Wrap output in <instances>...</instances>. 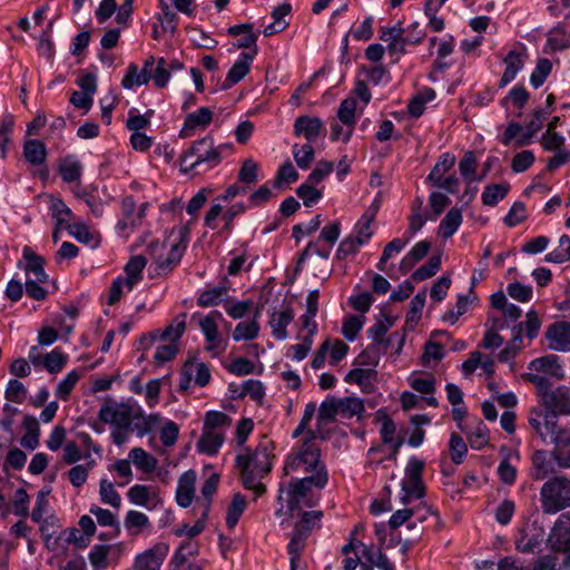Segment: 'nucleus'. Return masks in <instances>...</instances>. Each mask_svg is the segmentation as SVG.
<instances>
[{
	"label": "nucleus",
	"instance_id": "obj_1",
	"mask_svg": "<svg viewBox=\"0 0 570 570\" xmlns=\"http://www.w3.org/2000/svg\"><path fill=\"white\" fill-rule=\"evenodd\" d=\"M522 379L532 383L537 390L538 406L529 411L528 423L533 430V424L540 417H551L557 420L558 416H570V387L558 385L552 387L547 376L541 374L523 373Z\"/></svg>",
	"mask_w": 570,
	"mask_h": 570
},
{
	"label": "nucleus",
	"instance_id": "obj_2",
	"mask_svg": "<svg viewBox=\"0 0 570 570\" xmlns=\"http://www.w3.org/2000/svg\"><path fill=\"white\" fill-rule=\"evenodd\" d=\"M303 475L294 476L285 489L283 487L279 489L278 500H286L291 513L299 511L303 503L312 507L314 503L307 498L308 494L313 489H324L328 482V472L325 465Z\"/></svg>",
	"mask_w": 570,
	"mask_h": 570
},
{
	"label": "nucleus",
	"instance_id": "obj_3",
	"mask_svg": "<svg viewBox=\"0 0 570 570\" xmlns=\"http://www.w3.org/2000/svg\"><path fill=\"white\" fill-rule=\"evenodd\" d=\"M533 432L541 441L549 442L553 445L551 456L558 468L570 470V424L561 425L553 417L538 416L533 424Z\"/></svg>",
	"mask_w": 570,
	"mask_h": 570
},
{
	"label": "nucleus",
	"instance_id": "obj_4",
	"mask_svg": "<svg viewBox=\"0 0 570 570\" xmlns=\"http://www.w3.org/2000/svg\"><path fill=\"white\" fill-rule=\"evenodd\" d=\"M230 145L216 146L213 138L204 137L191 144L180 157V170L183 173H205L216 167L222 161V154L230 149Z\"/></svg>",
	"mask_w": 570,
	"mask_h": 570
},
{
	"label": "nucleus",
	"instance_id": "obj_5",
	"mask_svg": "<svg viewBox=\"0 0 570 570\" xmlns=\"http://www.w3.org/2000/svg\"><path fill=\"white\" fill-rule=\"evenodd\" d=\"M324 465L321 461V449L315 443V433L309 431L302 444L287 455L283 470L286 475L298 476Z\"/></svg>",
	"mask_w": 570,
	"mask_h": 570
},
{
	"label": "nucleus",
	"instance_id": "obj_6",
	"mask_svg": "<svg viewBox=\"0 0 570 570\" xmlns=\"http://www.w3.org/2000/svg\"><path fill=\"white\" fill-rule=\"evenodd\" d=\"M540 503L546 514H556L570 508V478L554 475L547 480L540 489Z\"/></svg>",
	"mask_w": 570,
	"mask_h": 570
},
{
	"label": "nucleus",
	"instance_id": "obj_7",
	"mask_svg": "<svg viewBox=\"0 0 570 570\" xmlns=\"http://www.w3.org/2000/svg\"><path fill=\"white\" fill-rule=\"evenodd\" d=\"M236 458L239 469H247L258 474H267L272 469V443L268 441L259 443L254 451L245 450Z\"/></svg>",
	"mask_w": 570,
	"mask_h": 570
},
{
	"label": "nucleus",
	"instance_id": "obj_8",
	"mask_svg": "<svg viewBox=\"0 0 570 570\" xmlns=\"http://www.w3.org/2000/svg\"><path fill=\"white\" fill-rule=\"evenodd\" d=\"M186 246L180 243L171 244L166 252L165 243L154 240L148 245V253L151 256L158 274H166L171 271L181 259Z\"/></svg>",
	"mask_w": 570,
	"mask_h": 570
},
{
	"label": "nucleus",
	"instance_id": "obj_9",
	"mask_svg": "<svg viewBox=\"0 0 570 570\" xmlns=\"http://www.w3.org/2000/svg\"><path fill=\"white\" fill-rule=\"evenodd\" d=\"M548 543L556 552L570 551V512L560 514L556 520L549 533Z\"/></svg>",
	"mask_w": 570,
	"mask_h": 570
},
{
	"label": "nucleus",
	"instance_id": "obj_10",
	"mask_svg": "<svg viewBox=\"0 0 570 570\" xmlns=\"http://www.w3.org/2000/svg\"><path fill=\"white\" fill-rule=\"evenodd\" d=\"M394 325V318L387 315H383L372 327L368 328V337L373 340L372 344L382 346L383 352L386 351L387 345L393 343L395 340L399 342L397 352L401 350L404 342V335L396 333L392 334L389 338H384L389 330Z\"/></svg>",
	"mask_w": 570,
	"mask_h": 570
},
{
	"label": "nucleus",
	"instance_id": "obj_11",
	"mask_svg": "<svg viewBox=\"0 0 570 570\" xmlns=\"http://www.w3.org/2000/svg\"><path fill=\"white\" fill-rule=\"evenodd\" d=\"M217 318H223L222 313L213 311L199 321V327L205 335L207 351H218L220 353L224 348V341L218 333Z\"/></svg>",
	"mask_w": 570,
	"mask_h": 570
},
{
	"label": "nucleus",
	"instance_id": "obj_12",
	"mask_svg": "<svg viewBox=\"0 0 570 570\" xmlns=\"http://www.w3.org/2000/svg\"><path fill=\"white\" fill-rule=\"evenodd\" d=\"M99 420L119 430H127L131 422V410L126 404L104 405L99 410Z\"/></svg>",
	"mask_w": 570,
	"mask_h": 570
},
{
	"label": "nucleus",
	"instance_id": "obj_13",
	"mask_svg": "<svg viewBox=\"0 0 570 570\" xmlns=\"http://www.w3.org/2000/svg\"><path fill=\"white\" fill-rule=\"evenodd\" d=\"M186 313H181L177 315L173 323L169 324L164 331L151 332L145 337H142L141 343H146L148 345L153 344L155 341H169L171 343L177 344L180 337L184 335L186 331Z\"/></svg>",
	"mask_w": 570,
	"mask_h": 570
},
{
	"label": "nucleus",
	"instance_id": "obj_14",
	"mask_svg": "<svg viewBox=\"0 0 570 570\" xmlns=\"http://www.w3.org/2000/svg\"><path fill=\"white\" fill-rule=\"evenodd\" d=\"M546 338L551 350L570 352V322L560 321L548 326Z\"/></svg>",
	"mask_w": 570,
	"mask_h": 570
},
{
	"label": "nucleus",
	"instance_id": "obj_15",
	"mask_svg": "<svg viewBox=\"0 0 570 570\" xmlns=\"http://www.w3.org/2000/svg\"><path fill=\"white\" fill-rule=\"evenodd\" d=\"M527 56V49L523 46H520L518 49H513L508 52L503 59L505 70L499 82L500 88L505 87L508 83L514 80L518 72L523 68Z\"/></svg>",
	"mask_w": 570,
	"mask_h": 570
},
{
	"label": "nucleus",
	"instance_id": "obj_16",
	"mask_svg": "<svg viewBox=\"0 0 570 570\" xmlns=\"http://www.w3.org/2000/svg\"><path fill=\"white\" fill-rule=\"evenodd\" d=\"M256 55V49H254L253 53L242 52L235 63L232 66L224 82L220 86L222 90H228L240 80H243L250 70V65L254 60V56Z\"/></svg>",
	"mask_w": 570,
	"mask_h": 570
},
{
	"label": "nucleus",
	"instance_id": "obj_17",
	"mask_svg": "<svg viewBox=\"0 0 570 570\" xmlns=\"http://www.w3.org/2000/svg\"><path fill=\"white\" fill-rule=\"evenodd\" d=\"M168 548L163 543L155 544L153 548L138 554L135 560L136 570H160V567L167 556Z\"/></svg>",
	"mask_w": 570,
	"mask_h": 570
},
{
	"label": "nucleus",
	"instance_id": "obj_18",
	"mask_svg": "<svg viewBox=\"0 0 570 570\" xmlns=\"http://www.w3.org/2000/svg\"><path fill=\"white\" fill-rule=\"evenodd\" d=\"M22 256L26 261L22 267L26 273V278L32 277L40 283H47L49 276L45 272V259L36 254L29 246L23 247Z\"/></svg>",
	"mask_w": 570,
	"mask_h": 570
},
{
	"label": "nucleus",
	"instance_id": "obj_19",
	"mask_svg": "<svg viewBox=\"0 0 570 570\" xmlns=\"http://www.w3.org/2000/svg\"><path fill=\"white\" fill-rule=\"evenodd\" d=\"M528 368L537 372L535 374L543 373L556 380H562L564 377V371L559 363V357L554 354L534 358L529 363Z\"/></svg>",
	"mask_w": 570,
	"mask_h": 570
},
{
	"label": "nucleus",
	"instance_id": "obj_20",
	"mask_svg": "<svg viewBox=\"0 0 570 570\" xmlns=\"http://www.w3.org/2000/svg\"><path fill=\"white\" fill-rule=\"evenodd\" d=\"M293 320L294 311L291 306H284L279 311H273L268 321L273 336L278 341L287 338L286 327L293 322Z\"/></svg>",
	"mask_w": 570,
	"mask_h": 570
},
{
	"label": "nucleus",
	"instance_id": "obj_21",
	"mask_svg": "<svg viewBox=\"0 0 570 570\" xmlns=\"http://www.w3.org/2000/svg\"><path fill=\"white\" fill-rule=\"evenodd\" d=\"M195 482L196 472L194 470H188L180 475L176 489L178 505L188 508L191 504L195 497Z\"/></svg>",
	"mask_w": 570,
	"mask_h": 570
},
{
	"label": "nucleus",
	"instance_id": "obj_22",
	"mask_svg": "<svg viewBox=\"0 0 570 570\" xmlns=\"http://www.w3.org/2000/svg\"><path fill=\"white\" fill-rule=\"evenodd\" d=\"M324 129L318 117L301 116L294 122V134L303 136L308 142L315 141Z\"/></svg>",
	"mask_w": 570,
	"mask_h": 570
},
{
	"label": "nucleus",
	"instance_id": "obj_23",
	"mask_svg": "<svg viewBox=\"0 0 570 570\" xmlns=\"http://www.w3.org/2000/svg\"><path fill=\"white\" fill-rule=\"evenodd\" d=\"M531 476L533 480H543L556 473L554 461L546 450H537L532 454Z\"/></svg>",
	"mask_w": 570,
	"mask_h": 570
},
{
	"label": "nucleus",
	"instance_id": "obj_24",
	"mask_svg": "<svg viewBox=\"0 0 570 570\" xmlns=\"http://www.w3.org/2000/svg\"><path fill=\"white\" fill-rule=\"evenodd\" d=\"M224 434L220 431H209L203 429V433L197 441V449L202 453L214 455L224 443Z\"/></svg>",
	"mask_w": 570,
	"mask_h": 570
},
{
	"label": "nucleus",
	"instance_id": "obj_25",
	"mask_svg": "<svg viewBox=\"0 0 570 570\" xmlns=\"http://www.w3.org/2000/svg\"><path fill=\"white\" fill-rule=\"evenodd\" d=\"M213 119V112L207 107H202L197 111L188 114L185 118L181 134L184 137L189 136L188 130L193 131L198 127H206Z\"/></svg>",
	"mask_w": 570,
	"mask_h": 570
},
{
	"label": "nucleus",
	"instance_id": "obj_26",
	"mask_svg": "<svg viewBox=\"0 0 570 570\" xmlns=\"http://www.w3.org/2000/svg\"><path fill=\"white\" fill-rule=\"evenodd\" d=\"M23 428L26 429L24 435L21 438V445L28 450H35L39 445L40 428L38 420L32 415L23 417Z\"/></svg>",
	"mask_w": 570,
	"mask_h": 570
},
{
	"label": "nucleus",
	"instance_id": "obj_27",
	"mask_svg": "<svg viewBox=\"0 0 570 570\" xmlns=\"http://www.w3.org/2000/svg\"><path fill=\"white\" fill-rule=\"evenodd\" d=\"M259 315V312L256 311L253 320L246 321V322H239L234 332H233V340L235 342L239 341H252L256 338L259 334V323L257 321V317Z\"/></svg>",
	"mask_w": 570,
	"mask_h": 570
},
{
	"label": "nucleus",
	"instance_id": "obj_28",
	"mask_svg": "<svg viewBox=\"0 0 570 570\" xmlns=\"http://www.w3.org/2000/svg\"><path fill=\"white\" fill-rule=\"evenodd\" d=\"M228 35L233 37L242 36L240 39L237 40L235 46L239 49H247L250 47H255L257 41V36L253 32V24L243 23L228 28Z\"/></svg>",
	"mask_w": 570,
	"mask_h": 570
},
{
	"label": "nucleus",
	"instance_id": "obj_29",
	"mask_svg": "<svg viewBox=\"0 0 570 570\" xmlns=\"http://www.w3.org/2000/svg\"><path fill=\"white\" fill-rule=\"evenodd\" d=\"M233 397H244L249 395L254 401H262L265 395L263 384L257 380H247L240 387L230 385Z\"/></svg>",
	"mask_w": 570,
	"mask_h": 570
},
{
	"label": "nucleus",
	"instance_id": "obj_30",
	"mask_svg": "<svg viewBox=\"0 0 570 570\" xmlns=\"http://www.w3.org/2000/svg\"><path fill=\"white\" fill-rule=\"evenodd\" d=\"M129 460L145 473L154 471L157 466V459L141 448H134L129 452Z\"/></svg>",
	"mask_w": 570,
	"mask_h": 570
},
{
	"label": "nucleus",
	"instance_id": "obj_31",
	"mask_svg": "<svg viewBox=\"0 0 570 570\" xmlns=\"http://www.w3.org/2000/svg\"><path fill=\"white\" fill-rule=\"evenodd\" d=\"M462 223V214L459 208H451L439 226V233L443 238H450L460 227Z\"/></svg>",
	"mask_w": 570,
	"mask_h": 570
},
{
	"label": "nucleus",
	"instance_id": "obj_32",
	"mask_svg": "<svg viewBox=\"0 0 570 570\" xmlns=\"http://www.w3.org/2000/svg\"><path fill=\"white\" fill-rule=\"evenodd\" d=\"M228 291L229 287L225 284L204 291L199 295L197 304L202 307L217 306L227 296Z\"/></svg>",
	"mask_w": 570,
	"mask_h": 570
},
{
	"label": "nucleus",
	"instance_id": "obj_33",
	"mask_svg": "<svg viewBox=\"0 0 570 570\" xmlns=\"http://www.w3.org/2000/svg\"><path fill=\"white\" fill-rule=\"evenodd\" d=\"M23 155L28 163L32 165H41L46 160L47 149L42 141L32 139L26 141L23 146Z\"/></svg>",
	"mask_w": 570,
	"mask_h": 570
},
{
	"label": "nucleus",
	"instance_id": "obj_34",
	"mask_svg": "<svg viewBox=\"0 0 570 570\" xmlns=\"http://www.w3.org/2000/svg\"><path fill=\"white\" fill-rule=\"evenodd\" d=\"M124 524L131 535H138L144 529L150 525V521L145 513L130 510L125 517Z\"/></svg>",
	"mask_w": 570,
	"mask_h": 570
},
{
	"label": "nucleus",
	"instance_id": "obj_35",
	"mask_svg": "<svg viewBox=\"0 0 570 570\" xmlns=\"http://www.w3.org/2000/svg\"><path fill=\"white\" fill-rule=\"evenodd\" d=\"M340 415L344 419L360 416L364 411L363 401L358 397L347 396L337 399Z\"/></svg>",
	"mask_w": 570,
	"mask_h": 570
},
{
	"label": "nucleus",
	"instance_id": "obj_36",
	"mask_svg": "<svg viewBox=\"0 0 570 570\" xmlns=\"http://www.w3.org/2000/svg\"><path fill=\"white\" fill-rule=\"evenodd\" d=\"M541 543L539 534L529 533L527 529H521L515 539V548L522 553H533Z\"/></svg>",
	"mask_w": 570,
	"mask_h": 570
},
{
	"label": "nucleus",
	"instance_id": "obj_37",
	"mask_svg": "<svg viewBox=\"0 0 570 570\" xmlns=\"http://www.w3.org/2000/svg\"><path fill=\"white\" fill-rule=\"evenodd\" d=\"M68 355L60 348H55L43 355L41 365L51 374L59 373L67 364Z\"/></svg>",
	"mask_w": 570,
	"mask_h": 570
},
{
	"label": "nucleus",
	"instance_id": "obj_38",
	"mask_svg": "<svg viewBox=\"0 0 570 570\" xmlns=\"http://www.w3.org/2000/svg\"><path fill=\"white\" fill-rule=\"evenodd\" d=\"M60 175L66 183L78 181L81 175L80 161L72 156L66 157L60 165Z\"/></svg>",
	"mask_w": 570,
	"mask_h": 570
},
{
	"label": "nucleus",
	"instance_id": "obj_39",
	"mask_svg": "<svg viewBox=\"0 0 570 570\" xmlns=\"http://www.w3.org/2000/svg\"><path fill=\"white\" fill-rule=\"evenodd\" d=\"M510 189L509 184L489 185L482 193V203L485 206H494L499 200L503 199Z\"/></svg>",
	"mask_w": 570,
	"mask_h": 570
},
{
	"label": "nucleus",
	"instance_id": "obj_40",
	"mask_svg": "<svg viewBox=\"0 0 570 570\" xmlns=\"http://www.w3.org/2000/svg\"><path fill=\"white\" fill-rule=\"evenodd\" d=\"M100 501L112 508L119 509L121 505L120 494L116 491L114 483L107 479H102L99 484Z\"/></svg>",
	"mask_w": 570,
	"mask_h": 570
},
{
	"label": "nucleus",
	"instance_id": "obj_41",
	"mask_svg": "<svg viewBox=\"0 0 570 570\" xmlns=\"http://www.w3.org/2000/svg\"><path fill=\"white\" fill-rule=\"evenodd\" d=\"M357 101L354 98L344 99L337 110V118L344 126H350L354 129L356 124L355 110Z\"/></svg>",
	"mask_w": 570,
	"mask_h": 570
},
{
	"label": "nucleus",
	"instance_id": "obj_42",
	"mask_svg": "<svg viewBox=\"0 0 570 570\" xmlns=\"http://www.w3.org/2000/svg\"><path fill=\"white\" fill-rule=\"evenodd\" d=\"M455 164V156L450 153H444L440 156L438 163L428 176L429 181H440L443 175L448 173Z\"/></svg>",
	"mask_w": 570,
	"mask_h": 570
},
{
	"label": "nucleus",
	"instance_id": "obj_43",
	"mask_svg": "<svg viewBox=\"0 0 570 570\" xmlns=\"http://www.w3.org/2000/svg\"><path fill=\"white\" fill-rule=\"evenodd\" d=\"M424 36H425V33L422 30H420L416 38L402 37L400 39H395V41L389 42L387 43L389 55L392 57H395L394 61H397L400 59V57L405 53V47L407 45L420 43L423 40Z\"/></svg>",
	"mask_w": 570,
	"mask_h": 570
},
{
	"label": "nucleus",
	"instance_id": "obj_44",
	"mask_svg": "<svg viewBox=\"0 0 570 570\" xmlns=\"http://www.w3.org/2000/svg\"><path fill=\"white\" fill-rule=\"evenodd\" d=\"M246 507L245 498L237 493L234 495L232 503L227 509L226 525L228 529H234Z\"/></svg>",
	"mask_w": 570,
	"mask_h": 570
},
{
	"label": "nucleus",
	"instance_id": "obj_45",
	"mask_svg": "<svg viewBox=\"0 0 570 570\" xmlns=\"http://www.w3.org/2000/svg\"><path fill=\"white\" fill-rule=\"evenodd\" d=\"M546 262L561 264L570 259V238L562 235L559 238V246L544 257Z\"/></svg>",
	"mask_w": 570,
	"mask_h": 570
},
{
	"label": "nucleus",
	"instance_id": "obj_46",
	"mask_svg": "<svg viewBox=\"0 0 570 570\" xmlns=\"http://www.w3.org/2000/svg\"><path fill=\"white\" fill-rule=\"evenodd\" d=\"M50 210L58 227L66 228V225H70L72 212L61 199H55L51 203Z\"/></svg>",
	"mask_w": 570,
	"mask_h": 570
},
{
	"label": "nucleus",
	"instance_id": "obj_47",
	"mask_svg": "<svg viewBox=\"0 0 570 570\" xmlns=\"http://www.w3.org/2000/svg\"><path fill=\"white\" fill-rule=\"evenodd\" d=\"M150 73H146V70H138V67L134 63L129 65L125 77L121 80L124 88H131L132 86H141L149 81Z\"/></svg>",
	"mask_w": 570,
	"mask_h": 570
},
{
	"label": "nucleus",
	"instance_id": "obj_48",
	"mask_svg": "<svg viewBox=\"0 0 570 570\" xmlns=\"http://www.w3.org/2000/svg\"><path fill=\"white\" fill-rule=\"evenodd\" d=\"M259 165L252 158H246L240 166L237 179L246 185H253L258 180Z\"/></svg>",
	"mask_w": 570,
	"mask_h": 570
},
{
	"label": "nucleus",
	"instance_id": "obj_49",
	"mask_svg": "<svg viewBox=\"0 0 570 570\" xmlns=\"http://www.w3.org/2000/svg\"><path fill=\"white\" fill-rule=\"evenodd\" d=\"M514 330L517 331L514 337L507 344V346L498 354V360L505 363L513 358L517 352L521 348L522 344V323H519Z\"/></svg>",
	"mask_w": 570,
	"mask_h": 570
},
{
	"label": "nucleus",
	"instance_id": "obj_50",
	"mask_svg": "<svg viewBox=\"0 0 570 570\" xmlns=\"http://www.w3.org/2000/svg\"><path fill=\"white\" fill-rule=\"evenodd\" d=\"M81 377V373L79 371L72 370L70 371L58 384L56 389V396L60 400H67Z\"/></svg>",
	"mask_w": 570,
	"mask_h": 570
},
{
	"label": "nucleus",
	"instance_id": "obj_51",
	"mask_svg": "<svg viewBox=\"0 0 570 570\" xmlns=\"http://www.w3.org/2000/svg\"><path fill=\"white\" fill-rule=\"evenodd\" d=\"M376 377V371L373 368H354L347 373L345 381L356 383L365 391L367 385Z\"/></svg>",
	"mask_w": 570,
	"mask_h": 570
},
{
	"label": "nucleus",
	"instance_id": "obj_52",
	"mask_svg": "<svg viewBox=\"0 0 570 570\" xmlns=\"http://www.w3.org/2000/svg\"><path fill=\"white\" fill-rule=\"evenodd\" d=\"M160 9L161 13L158 16V21L160 22L163 31L174 35L177 30V14L170 9L168 3L164 1H160Z\"/></svg>",
	"mask_w": 570,
	"mask_h": 570
},
{
	"label": "nucleus",
	"instance_id": "obj_53",
	"mask_svg": "<svg viewBox=\"0 0 570 570\" xmlns=\"http://www.w3.org/2000/svg\"><path fill=\"white\" fill-rule=\"evenodd\" d=\"M91 514H94L97 519V522L101 527H112L114 528V535H118L120 532L119 524L116 520L115 514L107 510L102 509L97 505H92L89 510Z\"/></svg>",
	"mask_w": 570,
	"mask_h": 570
},
{
	"label": "nucleus",
	"instance_id": "obj_54",
	"mask_svg": "<svg viewBox=\"0 0 570 570\" xmlns=\"http://www.w3.org/2000/svg\"><path fill=\"white\" fill-rule=\"evenodd\" d=\"M552 62L547 58L538 60L534 70L530 76V82L534 88H539L543 85L548 76L551 73Z\"/></svg>",
	"mask_w": 570,
	"mask_h": 570
},
{
	"label": "nucleus",
	"instance_id": "obj_55",
	"mask_svg": "<svg viewBox=\"0 0 570 570\" xmlns=\"http://www.w3.org/2000/svg\"><path fill=\"white\" fill-rule=\"evenodd\" d=\"M441 268V257L432 256L429 262L419 267L413 274L412 279L415 282H423L432 276H434L439 269Z\"/></svg>",
	"mask_w": 570,
	"mask_h": 570
},
{
	"label": "nucleus",
	"instance_id": "obj_56",
	"mask_svg": "<svg viewBox=\"0 0 570 570\" xmlns=\"http://www.w3.org/2000/svg\"><path fill=\"white\" fill-rule=\"evenodd\" d=\"M232 424L230 417L219 411H209L204 419V428L209 431H218L219 428H228Z\"/></svg>",
	"mask_w": 570,
	"mask_h": 570
},
{
	"label": "nucleus",
	"instance_id": "obj_57",
	"mask_svg": "<svg viewBox=\"0 0 570 570\" xmlns=\"http://www.w3.org/2000/svg\"><path fill=\"white\" fill-rule=\"evenodd\" d=\"M449 450L452 462L461 464L468 452V446L464 440L458 433L453 432L450 436Z\"/></svg>",
	"mask_w": 570,
	"mask_h": 570
},
{
	"label": "nucleus",
	"instance_id": "obj_58",
	"mask_svg": "<svg viewBox=\"0 0 570 570\" xmlns=\"http://www.w3.org/2000/svg\"><path fill=\"white\" fill-rule=\"evenodd\" d=\"M111 547L107 544H96L89 552V561L95 570L107 568V557Z\"/></svg>",
	"mask_w": 570,
	"mask_h": 570
},
{
	"label": "nucleus",
	"instance_id": "obj_59",
	"mask_svg": "<svg viewBox=\"0 0 570 570\" xmlns=\"http://www.w3.org/2000/svg\"><path fill=\"white\" fill-rule=\"evenodd\" d=\"M336 415H340L337 399H326L321 403L317 414L318 423L332 422L335 420Z\"/></svg>",
	"mask_w": 570,
	"mask_h": 570
},
{
	"label": "nucleus",
	"instance_id": "obj_60",
	"mask_svg": "<svg viewBox=\"0 0 570 570\" xmlns=\"http://www.w3.org/2000/svg\"><path fill=\"white\" fill-rule=\"evenodd\" d=\"M297 179L298 173L291 161H286L278 168L277 175L274 179V186L276 188H282L283 185L295 183Z\"/></svg>",
	"mask_w": 570,
	"mask_h": 570
},
{
	"label": "nucleus",
	"instance_id": "obj_61",
	"mask_svg": "<svg viewBox=\"0 0 570 570\" xmlns=\"http://www.w3.org/2000/svg\"><path fill=\"white\" fill-rule=\"evenodd\" d=\"M293 156L297 166L302 169H306L314 160V148L312 147L311 144H305L302 147H298V145H294Z\"/></svg>",
	"mask_w": 570,
	"mask_h": 570
},
{
	"label": "nucleus",
	"instance_id": "obj_62",
	"mask_svg": "<svg viewBox=\"0 0 570 570\" xmlns=\"http://www.w3.org/2000/svg\"><path fill=\"white\" fill-rule=\"evenodd\" d=\"M127 497L134 504L147 505L151 499V490L147 485L135 484L128 490Z\"/></svg>",
	"mask_w": 570,
	"mask_h": 570
},
{
	"label": "nucleus",
	"instance_id": "obj_63",
	"mask_svg": "<svg viewBox=\"0 0 570 570\" xmlns=\"http://www.w3.org/2000/svg\"><path fill=\"white\" fill-rule=\"evenodd\" d=\"M146 264H147V261L144 256H141V255L132 256L124 268L126 276L140 282L142 278V271H144Z\"/></svg>",
	"mask_w": 570,
	"mask_h": 570
},
{
	"label": "nucleus",
	"instance_id": "obj_64",
	"mask_svg": "<svg viewBox=\"0 0 570 570\" xmlns=\"http://www.w3.org/2000/svg\"><path fill=\"white\" fill-rule=\"evenodd\" d=\"M529 100V92L522 86L513 87L509 95L502 99L501 105L507 106L508 101H511L514 107L522 109Z\"/></svg>",
	"mask_w": 570,
	"mask_h": 570
}]
</instances>
